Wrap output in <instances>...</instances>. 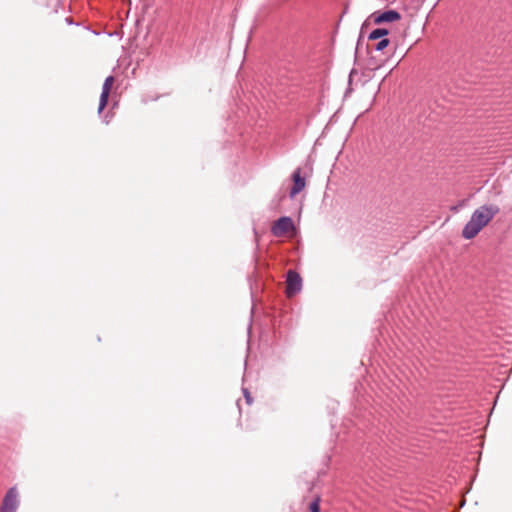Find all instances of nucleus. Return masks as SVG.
<instances>
[{"mask_svg": "<svg viewBox=\"0 0 512 512\" xmlns=\"http://www.w3.org/2000/svg\"><path fill=\"white\" fill-rule=\"evenodd\" d=\"M320 496H316L314 501L309 505L310 512H320Z\"/></svg>", "mask_w": 512, "mask_h": 512, "instance_id": "nucleus-9", "label": "nucleus"}, {"mask_svg": "<svg viewBox=\"0 0 512 512\" xmlns=\"http://www.w3.org/2000/svg\"><path fill=\"white\" fill-rule=\"evenodd\" d=\"M65 21H66L68 24H70V25H72V24H73V21H72V19H71L70 17H66V18H65Z\"/></svg>", "mask_w": 512, "mask_h": 512, "instance_id": "nucleus-12", "label": "nucleus"}, {"mask_svg": "<svg viewBox=\"0 0 512 512\" xmlns=\"http://www.w3.org/2000/svg\"><path fill=\"white\" fill-rule=\"evenodd\" d=\"M387 34H369L367 47L368 49H375L377 51H384L391 45V41L386 38Z\"/></svg>", "mask_w": 512, "mask_h": 512, "instance_id": "nucleus-6", "label": "nucleus"}, {"mask_svg": "<svg viewBox=\"0 0 512 512\" xmlns=\"http://www.w3.org/2000/svg\"><path fill=\"white\" fill-rule=\"evenodd\" d=\"M499 212V206L494 203L484 204L476 208L462 229V237L467 240L475 238Z\"/></svg>", "mask_w": 512, "mask_h": 512, "instance_id": "nucleus-1", "label": "nucleus"}, {"mask_svg": "<svg viewBox=\"0 0 512 512\" xmlns=\"http://www.w3.org/2000/svg\"><path fill=\"white\" fill-rule=\"evenodd\" d=\"M295 231L292 219L287 216L279 218L271 227V232L275 237L292 238L295 235Z\"/></svg>", "mask_w": 512, "mask_h": 512, "instance_id": "nucleus-2", "label": "nucleus"}, {"mask_svg": "<svg viewBox=\"0 0 512 512\" xmlns=\"http://www.w3.org/2000/svg\"><path fill=\"white\" fill-rule=\"evenodd\" d=\"M18 507V492L15 487H12L6 493L0 512H15Z\"/></svg>", "mask_w": 512, "mask_h": 512, "instance_id": "nucleus-5", "label": "nucleus"}, {"mask_svg": "<svg viewBox=\"0 0 512 512\" xmlns=\"http://www.w3.org/2000/svg\"><path fill=\"white\" fill-rule=\"evenodd\" d=\"M371 32H376V33H379V32H388L387 29L385 28H375L373 30H371Z\"/></svg>", "mask_w": 512, "mask_h": 512, "instance_id": "nucleus-10", "label": "nucleus"}, {"mask_svg": "<svg viewBox=\"0 0 512 512\" xmlns=\"http://www.w3.org/2000/svg\"><path fill=\"white\" fill-rule=\"evenodd\" d=\"M114 77L113 76H109L105 79L104 81V84H103V87H102V93L100 95V102H99V107H98V112L100 113L107 105V102H108V97H109V94H110V91H111V88L114 84Z\"/></svg>", "mask_w": 512, "mask_h": 512, "instance_id": "nucleus-7", "label": "nucleus"}, {"mask_svg": "<svg viewBox=\"0 0 512 512\" xmlns=\"http://www.w3.org/2000/svg\"><path fill=\"white\" fill-rule=\"evenodd\" d=\"M244 393H245V397H246L247 403L250 404L251 403V397H250L249 393L247 392V390H245Z\"/></svg>", "mask_w": 512, "mask_h": 512, "instance_id": "nucleus-11", "label": "nucleus"}, {"mask_svg": "<svg viewBox=\"0 0 512 512\" xmlns=\"http://www.w3.org/2000/svg\"><path fill=\"white\" fill-rule=\"evenodd\" d=\"M292 179H293V187L290 191V196L294 197L295 195H297L299 192H301L305 188L306 182H305V179L303 177H301L300 169H297L293 173Z\"/></svg>", "mask_w": 512, "mask_h": 512, "instance_id": "nucleus-8", "label": "nucleus"}, {"mask_svg": "<svg viewBox=\"0 0 512 512\" xmlns=\"http://www.w3.org/2000/svg\"><path fill=\"white\" fill-rule=\"evenodd\" d=\"M302 287V279L300 275L293 271L289 270L287 273L286 279V293L288 297L294 296L301 290Z\"/></svg>", "mask_w": 512, "mask_h": 512, "instance_id": "nucleus-4", "label": "nucleus"}, {"mask_svg": "<svg viewBox=\"0 0 512 512\" xmlns=\"http://www.w3.org/2000/svg\"><path fill=\"white\" fill-rule=\"evenodd\" d=\"M400 14L395 10H387L382 13H373L362 24L360 32H366L371 24H380L383 22H393L400 19Z\"/></svg>", "mask_w": 512, "mask_h": 512, "instance_id": "nucleus-3", "label": "nucleus"}]
</instances>
